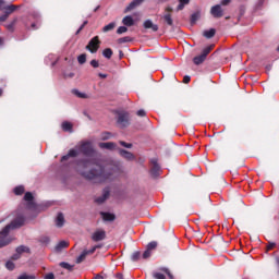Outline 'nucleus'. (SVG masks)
<instances>
[{
    "label": "nucleus",
    "mask_w": 279,
    "mask_h": 279,
    "mask_svg": "<svg viewBox=\"0 0 279 279\" xmlns=\"http://www.w3.org/2000/svg\"><path fill=\"white\" fill-rule=\"evenodd\" d=\"M119 154L125 160H134V155L125 149H119Z\"/></svg>",
    "instance_id": "nucleus-14"
},
{
    "label": "nucleus",
    "mask_w": 279,
    "mask_h": 279,
    "mask_svg": "<svg viewBox=\"0 0 279 279\" xmlns=\"http://www.w3.org/2000/svg\"><path fill=\"white\" fill-rule=\"evenodd\" d=\"M120 145H121L122 147H125L126 149L132 148V144L125 143V142H123V141L120 142Z\"/></svg>",
    "instance_id": "nucleus-45"
},
{
    "label": "nucleus",
    "mask_w": 279,
    "mask_h": 279,
    "mask_svg": "<svg viewBox=\"0 0 279 279\" xmlns=\"http://www.w3.org/2000/svg\"><path fill=\"white\" fill-rule=\"evenodd\" d=\"M100 149H117V144L114 142H106V143H99Z\"/></svg>",
    "instance_id": "nucleus-11"
},
{
    "label": "nucleus",
    "mask_w": 279,
    "mask_h": 279,
    "mask_svg": "<svg viewBox=\"0 0 279 279\" xmlns=\"http://www.w3.org/2000/svg\"><path fill=\"white\" fill-rule=\"evenodd\" d=\"M120 43H128V38L120 39Z\"/></svg>",
    "instance_id": "nucleus-62"
},
{
    "label": "nucleus",
    "mask_w": 279,
    "mask_h": 279,
    "mask_svg": "<svg viewBox=\"0 0 279 279\" xmlns=\"http://www.w3.org/2000/svg\"><path fill=\"white\" fill-rule=\"evenodd\" d=\"M19 258H21V253H15L13 256H12V260H19Z\"/></svg>",
    "instance_id": "nucleus-50"
},
{
    "label": "nucleus",
    "mask_w": 279,
    "mask_h": 279,
    "mask_svg": "<svg viewBox=\"0 0 279 279\" xmlns=\"http://www.w3.org/2000/svg\"><path fill=\"white\" fill-rule=\"evenodd\" d=\"M109 138H112V134L108 132L101 134V141H108Z\"/></svg>",
    "instance_id": "nucleus-40"
},
{
    "label": "nucleus",
    "mask_w": 279,
    "mask_h": 279,
    "mask_svg": "<svg viewBox=\"0 0 279 279\" xmlns=\"http://www.w3.org/2000/svg\"><path fill=\"white\" fill-rule=\"evenodd\" d=\"M274 247H276V243H270V244L268 245V250H274Z\"/></svg>",
    "instance_id": "nucleus-60"
},
{
    "label": "nucleus",
    "mask_w": 279,
    "mask_h": 279,
    "mask_svg": "<svg viewBox=\"0 0 279 279\" xmlns=\"http://www.w3.org/2000/svg\"><path fill=\"white\" fill-rule=\"evenodd\" d=\"M86 49L90 51V53H97L99 49V37L96 36L92 38L88 45L86 46Z\"/></svg>",
    "instance_id": "nucleus-3"
},
{
    "label": "nucleus",
    "mask_w": 279,
    "mask_h": 279,
    "mask_svg": "<svg viewBox=\"0 0 279 279\" xmlns=\"http://www.w3.org/2000/svg\"><path fill=\"white\" fill-rule=\"evenodd\" d=\"M156 247H158V242L153 241V242L148 243L146 250L151 252V250H156Z\"/></svg>",
    "instance_id": "nucleus-33"
},
{
    "label": "nucleus",
    "mask_w": 279,
    "mask_h": 279,
    "mask_svg": "<svg viewBox=\"0 0 279 279\" xmlns=\"http://www.w3.org/2000/svg\"><path fill=\"white\" fill-rule=\"evenodd\" d=\"M94 279H104V277H101V275H97Z\"/></svg>",
    "instance_id": "nucleus-61"
},
{
    "label": "nucleus",
    "mask_w": 279,
    "mask_h": 279,
    "mask_svg": "<svg viewBox=\"0 0 279 279\" xmlns=\"http://www.w3.org/2000/svg\"><path fill=\"white\" fill-rule=\"evenodd\" d=\"M118 123L119 125H121V128H125L129 125V118H128V113L125 112H120L118 114Z\"/></svg>",
    "instance_id": "nucleus-7"
},
{
    "label": "nucleus",
    "mask_w": 279,
    "mask_h": 279,
    "mask_svg": "<svg viewBox=\"0 0 279 279\" xmlns=\"http://www.w3.org/2000/svg\"><path fill=\"white\" fill-rule=\"evenodd\" d=\"M1 45H3V39L2 38H0V47H1Z\"/></svg>",
    "instance_id": "nucleus-64"
},
{
    "label": "nucleus",
    "mask_w": 279,
    "mask_h": 279,
    "mask_svg": "<svg viewBox=\"0 0 279 279\" xmlns=\"http://www.w3.org/2000/svg\"><path fill=\"white\" fill-rule=\"evenodd\" d=\"M16 10H19V7L14 4H8V7H5L4 9V14H7V16H10V14H12L13 12H16Z\"/></svg>",
    "instance_id": "nucleus-18"
},
{
    "label": "nucleus",
    "mask_w": 279,
    "mask_h": 279,
    "mask_svg": "<svg viewBox=\"0 0 279 279\" xmlns=\"http://www.w3.org/2000/svg\"><path fill=\"white\" fill-rule=\"evenodd\" d=\"M163 271L170 279H173V275H171V271H169V269L165 268Z\"/></svg>",
    "instance_id": "nucleus-51"
},
{
    "label": "nucleus",
    "mask_w": 279,
    "mask_h": 279,
    "mask_svg": "<svg viewBox=\"0 0 279 279\" xmlns=\"http://www.w3.org/2000/svg\"><path fill=\"white\" fill-rule=\"evenodd\" d=\"M17 279H36V276L34 275H27V274H22L17 277Z\"/></svg>",
    "instance_id": "nucleus-34"
},
{
    "label": "nucleus",
    "mask_w": 279,
    "mask_h": 279,
    "mask_svg": "<svg viewBox=\"0 0 279 279\" xmlns=\"http://www.w3.org/2000/svg\"><path fill=\"white\" fill-rule=\"evenodd\" d=\"M90 65H92L94 69H97V68H99V61H97V60H92V61H90Z\"/></svg>",
    "instance_id": "nucleus-46"
},
{
    "label": "nucleus",
    "mask_w": 279,
    "mask_h": 279,
    "mask_svg": "<svg viewBox=\"0 0 279 279\" xmlns=\"http://www.w3.org/2000/svg\"><path fill=\"white\" fill-rule=\"evenodd\" d=\"M64 77H75V74L73 72L64 74Z\"/></svg>",
    "instance_id": "nucleus-55"
},
{
    "label": "nucleus",
    "mask_w": 279,
    "mask_h": 279,
    "mask_svg": "<svg viewBox=\"0 0 279 279\" xmlns=\"http://www.w3.org/2000/svg\"><path fill=\"white\" fill-rule=\"evenodd\" d=\"M114 27H117V23L111 22L108 25L104 26L102 32H112V29H114Z\"/></svg>",
    "instance_id": "nucleus-23"
},
{
    "label": "nucleus",
    "mask_w": 279,
    "mask_h": 279,
    "mask_svg": "<svg viewBox=\"0 0 279 279\" xmlns=\"http://www.w3.org/2000/svg\"><path fill=\"white\" fill-rule=\"evenodd\" d=\"M166 14L163 15V20L166 21L167 25H173V19H171V12L173 9L171 7L166 8Z\"/></svg>",
    "instance_id": "nucleus-10"
},
{
    "label": "nucleus",
    "mask_w": 279,
    "mask_h": 279,
    "mask_svg": "<svg viewBox=\"0 0 279 279\" xmlns=\"http://www.w3.org/2000/svg\"><path fill=\"white\" fill-rule=\"evenodd\" d=\"M61 128H62L63 132H72L73 124H71L70 122H63L61 124Z\"/></svg>",
    "instance_id": "nucleus-21"
},
{
    "label": "nucleus",
    "mask_w": 279,
    "mask_h": 279,
    "mask_svg": "<svg viewBox=\"0 0 279 279\" xmlns=\"http://www.w3.org/2000/svg\"><path fill=\"white\" fill-rule=\"evenodd\" d=\"M149 256H151V251H149V248H146V251L143 253L142 257L144 259L149 258Z\"/></svg>",
    "instance_id": "nucleus-41"
},
{
    "label": "nucleus",
    "mask_w": 279,
    "mask_h": 279,
    "mask_svg": "<svg viewBox=\"0 0 279 279\" xmlns=\"http://www.w3.org/2000/svg\"><path fill=\"white\" fill-rule=\"evenodd\" d=\"M145 0H133L128 7H126V12H130L131 10H134L135 8H138L141 3H143Z\"/></svg>",
    "instance_id": "nucleus-15"
},
{
    "label": "nucleus",
    "mask_w": 279,
    "mask_h": 279,
    "mask_svg": "<svg viewBox=\"0 0 279 279\" xmlns=\"http://www.w3.org/2000/svg\"><path fill=\"white\" fill-rule=\"evenodd\" d=\"M86 256H88L87 250L82 252V254L76 258V263H82L84 260V258H86Z\"/></svg>",
    "instance_id": "nucleus-28"
},
{
    "label": "nucleus",
    "mask_w": 279,
    "mask_h": 279,
    "mask_svg": "<svg viewBox=\"0 0 279 279\" xmlns=\"http://www.w3.org/2000/svg\"><path fill=\"white\" fill-rule=\"evenodd\" d=\"M99 247H101V246H100V245H95V246H93L90 250L87 251V255H88V254H95V252H96L97 250H99Z\"/></svg>",
    "instance_id": "nucleus-42"
},
{
    "label": "nucleus",
    "mask_w": 279,
    "mask_h": 279,
    "mask_svg": "<svg viewBox=\"0 0 279 279\" xmlns=\"http://www.w3.org/2000/svg\"><path fill=\"white\" fill-rule=\"evenodd\" d=\"M8 17H9V15L8 14H2V15H0V22L1 23H3V22H5V21H8Z\"/></svg>",
    "instance_id": "nucleus-49"
},
{
    "label": "nucleus",
    "mask_w": 279,
    "mask_h": 279,
    "mask_svg": "<svg viewBox=\"0 0 279 279\" xmlns=\"http://www.w3.org/2000/svg\"><path fill=\"white\" fill-rule=\"evenodd\" d=\"M23 193H25V187H23V185H20V186L14 189V194L15 195H23Z\"/></svg>",
    "instance_id": "nucleus-31"
},
{
    "label": "nucleus",
    "mask_w": 279,
    "mask_h": 279,
    "mask_svg": "<svg viewBox=\"0 0 279 279\" xmlns=\"http://www.w3.org/2000/svg\"><path fill=\"white\" fill-rule=\"evenodd\" d=\"M66 247H69V242L62 240L56 245L54 252L60 253L62 250H66Z\"/></svg>",
    "instance_id": "nucleus-12"
},
{
    "label": "nucleus",
    "mask_w": 279,
    "mask_h": 279,
    "mask_svg": "<svg viewBox=\"0 0 279 279\" xmlns=\"http://www.w3.org/2000/svg\"><path fill=\"white\" fill-rule=\"evenodd\" d=\"M24 199L27 203L26 208H28L29 210L36 208V204L34 203V195L32 194V192H26L24 195Z\"/></svg>",
    "instance_id": "nucleus-4"
},
{
    "label": "nucleus",
    "mask_w": 279,
    "mask_h": 279,
    "mask_svg": "<svg viewBox=\"0 0 279 279\" xmlns=\"http://www.w3.org/2000/svg\"><path fill=\"white\" fill-rule=\"evenodd\" d=\"M8 5H9V4H7V2H5V1L0 0V10H1V11H4V10H5V8H8Z\"/></svg>",
    "instance_id": "nucleus-44"
},
{
    "label": "nucleus",
    "mask_w": 279,
    "mask_h": 279,
    "mask_svg": "<svg viewBox=\"0 0 279 279\" xmlns=\"http://www.w3.org/2000/svg\"><path fill=\"white\" fill-rule=\"evenodd\" d=\"M37 25L39 26L40 24L32 23V25H31L32 29H38Z\"/></svg>",
    "instance_id": "nucleus-57"
},
{
    "label": "nucleus",
    "mask_w": 279,
    "mask_h": 279,
    "mask_svg": "<svg viewBox=\"0 0 279 279\" xmlns=\"http://www.w3.org/2000/svg\"><path fill=\"white\" fill-rule=\"evenodd\" d=\"M189 82H191V76L186 75L183 77V83L184 84H189Z\"/></svg>",
    "instance_id": "nucleus-52"
},
{
    "label": "nucleus",
    "mask_w": 279,
    "mask_h": 279,
    "mask_svg": "<svg viewBox=\"0 0 279 279\" xmlns=\"http://www.w3.org/2000/svg\"><path fill=\"white\" fill-rule=\"evenodd\" d=\"M45 279H56V277L53 276V274H48L45 276Z\"/></svg>",
    "instance_id": "nucleus-54"
},
{
    "label": "nucleus",
    "mask_w": 279,
    "mask_h": 279,
    "mask_svg": "<svg viewBox=\"0 0 279 279\" xmlns=\"http://www.w3.org/2000/svg\"><path fill=\"white\" fill-rule=\"evenodd\" d=\"M23 223H25V218L23 216H19L2 231H0V248L5 247V245H10V243H12V238L9 235L10 230H16V228H21Z\"/></svg>",
    "instance_id": "nucleus-2"
},
{
    "label": "nucleus",
    "mask_w": 279,
    "mask_h": 279,
    "mask_svg": "<svg viewBox=\"0 0 279 279\" xmlns=\"http://www.w3.org/2000/svg\"><path fill=\"white\" fill-rule=\"evenodd\" d=\"M190 2L191 0H179V5L177 8L178 12H180V10H184V5H189Z\"/></svg>",
    "instance_id": "nucleus-24"
},
{
    "label": "nucleus",
    "mask_w": 279,
    "mask_h": 279,
    "mask_svg": "<svg viewBox=\"0 0 279 279\" xmlns=\"http://www.w3.org/2000/svg\"><path fill=\"white\" fill-rule=\"evenodd\" d=\"M213 45L211 46H207L206 48H204L202 56H204V58H206L208 56V53H210V51H213Z\"/></svg>",
    "instance_id": "nucleus-32"
},
{
    "label": "nucleus",
    "mask_w": 279,
    "mask_h": 279,
    "mask_svg": "<svg viewBox=\"0 0 279 279\" xmlns=\"http://www.w3.org/2000/svg\"><path fill=\"white\" fill-rule=\"evenodd\" d=\"M125 32H128V27H125V26H120L117 29V34H125Z\"/></svg>",
    "instance_id": "nucleus-43"
},
{
    "label": "nucleus",
    "mask_w": 279,
    "mask_h": 279,
    "mask_svg": "<svg viewBox=\"0 0 279 279\" xmlns=\"http://www.w3.org/2000/svg\"><path fill=\"white\" fill-rule=\"evenodd\" d=\"M108 197H110V187H106L102 191V195L96 198V203L104 204V202H106V199H108Z\"/></svg>",
    "instance_id": "nucleus-9"
},
{
    "label": "nucleus",
    "mask_w": 279,
    "mask_h": 279,
    "mask_svg": "<svg viewBox=\"0 0 279 279\" xmlns=\"http://www.w3.org/2000/svg\"><path fill=\"white\" fill-rule=\"evenodd\" d=\"M122 23L126 27H132V25H134V19L130 15H126V16L123 17Z\"/></svg>",
    "instance_id": "nucleus-19"
},
{
    "label": "nucleus",
    "mask_w": 279,
    "mask_h": 279,
    "mask_svg": "<svg viewBox=\"0 0 279 279\" xmlns=\"http://www.w3.org/2000/svg\"><path fill=\"white\" fill-rule=\"evenodd\" d=\"M77 147L78 151H81V154L87 158L78 161L76 168V170L83 178H85V180H90L96 184H101L104 182H110V180H113L114 177L119 175L121 172L119 163H114L113 166H105L104 168L99 167L98 169L86 171L85 169H88V167L97 165V150L93 148V144L90 142H82Z\"/></svg>",
    "instance_id": "nucleus-1"
},
{
    "label": "nucleus",
    "mask_w": 279,
    "mask_h": 279,
    "mask_svg": "<svg viewBox=\"0 0 279 279\" xmlns=\"http://www.w3.org/2000/svg\"><path fill=\"white\" fill-rule=\"evenodd\" d=\"M33 19H35V21H39L40 15L38 13L33 14Z\"/></svg>",
    "instance_id": "nucleus-56"
},
{
    "label": "nucleus",
    "mask_w": 279,
    "mask_h": 279,
    "mask_svg": "<svg viewBox=\"0 0 279 279\" xmlns=\"http://www.w3.org/2000/svg\"><path fill=\"white\" fill-rule=\"evenodd\" d=\"M154 278H156V279H165V276L162 275V272H155L154 274Z\"/></svg>",
    "instance_id": "nucleus-48"
},
{
    "label": "nucleus",
    "mask_w": 279,
    "mask_h": 279,
    "mask_svg": "<svg viewBox=\"0 0 279 279\" xmlns=\"http://www.w3.org/2000/svg\"><path fill=\"white\" fill-rule=\"evenodd\" d=\"M78 151L77 149H70L68 155L63 156L61 158L62 162H64V160H69V158H75V156H77Z\"/></svg>",
    "instance_id": "nucleus-17"
},
{
    "label": "nucleus",
    "mask_w": 279,
    "mask_h": 279,
    "mask_svg": "<svg viewBox=\"0 0 279 279\" xmlns=\"http://www.w3.org/2000/svg\"><path fill=\"white\" fill-rule=\"evenodd\" d=\"M5 267H7V269H9V271H13V269L15 267L14 262H12V260L7 262Z\"/></svg>",
    "instance_id": "nucleus-38"
},
{
    "label": "nucleus",
    "mask_w": 279,
    "mask_h": 279,
    "mask_svg": "<svg viewBox=\"0 0 279 279\" xmlns=\"http://www.w3.org/2000/svg\"><path fill=\"white\" fill-rule=\"evenodd\" d=\"M145 29H151L153 32H158V25L154 24L151 20H146L144 22Z\"/></svg>",
    "instance_id": "nucleus-13"
},
{
    "label": "nucleus",
    "mask_w": 279,
    "mask_h": 279,
    "mask_svg": "<svg viewBox=\"0 0 279 279\" xmlns=\"http://www.w3.org/2000/svg\"><path fill=\"white\" fill-rule=\"evenodd\" d=\"M86 25H88V21H85L81 27L76 31V34H80V32H82L84 29V27H86Z\"/></svg>",
    "instance_id": "nucleus-47"
},
{
    "label": "nucleus",
    "mask_w": 279,
    "mask_h": 279,
    "mask_svg": "<svg viewBox=\"0 0 279 279\" xmlns=\"http://www.w3.org/2000/svg\"><path fill=\"white\" fill-rule=\"evenodd\" d=\"M60 267H63V269H68V271H73V266L66 262L60 263Z\"/></svg>",
    "instance_id": "nucleus-29"
},
{
    "label": "nucleus",
    "mask_w": 279,
    "mask_h": 279,
    "mask_svg": "<svg viewBox=\"0 0 279 279\" xmlns=\"http://www.w3.org/2000/svg\"><path fill=\"white\" fill-rule=\"evenodd\" d=\"M197 21H199V13H193L192 17H191V23H197Z\"/></svg>",
    "instance_id": "nucleus-37"
},
{
    "label": "nucleus",
    "mask_w": 279,
    "mask_h": 279,
    "mask_svg": "<svg viewBox=\"0 0 279 279\" xmlns=\"http://www.w3.org/2000/svg\"><path fill=\"white\" fill-rule=\"evenodd\" d=\"M140 259H141V252H138V251L134 252L131 256V260H133L135 263L136 260H140Z\"/></svg>",
    "instance_id": "nucleus-36"
},
{
    "label": "nucleus",
    "mask_w": 279,
    "mask_h": 279,
    "mask_svg": "<svg viewBox=\"0 0 279 279\" xmlns=\"http://www.w3.org/2000/svg\"><path fill=\"white\" fill-rule=\"evenodd\" d=\"M102 56L105 58H108V60H110L112 58V49L110 48H106L104 51H102Z\"/></svg>",
    "instance_id": "nucleus-27"
},
{
    "label": "nucleus",
    "mask_w": 279,
    "mask_h": 279,
    "mask_svg": "<svg viewBox=\"0 0 279 279\" xmlns=\"http://www.w3.org/2000/svg\"><path fill=\"white\" fill-rule=\"evenodd\" d=\"M137 117H145V110H143V109L138 110Z\"/></svg>",
    "instance_id": "nucleus-53"
},
{
    "label": "nucleus",
    "mask_w": 279,
    "mask_h": 279,
    "mask_svg": "<svg viewBox=\"0 0 279 279\" xmlns=\"http://www.w3.org/2000/svg\"><path fill=\"white\" fill-rule=\"evenodd\" d=\"M231 0H221V5H228V3H230Z\"/></svg>",
    "instance_id": "nucleus-58"
},
{
    "label": "nucleus",
    "mask_w": 279,
    "mask_h": 279,
    "mask_svg": "<svg viewBox=\"0 0 279 279\" xmlns=\"http://www.w3.org/2000/svg\"><path fill=\"white\" fill-rule=\"evenodd\" d=\"M77 60H78V64H85L86 63V54H80Z\"/></svg>",
    "instance_id": "nucleus-39"
},
{
    "label": "nucleus",
    "mask_w": 279,
    "mask_h": 279,
    "mask_svg": "<svg viewBox=\"0 0 279 279\" xmlns=\"http://www.w3.org/2000/svg\"><path fill=\"white\" fill-rule=\"evenodd\" d=\"M102 80H106V77H108V74H104V73H99L98 74Z\"/></svg>",
    "instance_id": "nucleus-59"
},
{
    "label": "nucleus",
    "mask_w": 279,
    "mask_h": 279,
    "mask_svg": "<svg viewBox=\"0 0 279 279\" xmlns=\"http://www.w3.org/2000/svg\"><path fill=\"white\" fill-rule=\"evenodd\" d=\"M92 239L95 242H99V241H104V239H106V231L98 229L96 230L93 234H92Z\"/></svg>",
    "instance_id": "nucleus-6"
},
{
    "label": "nucleus",
    "mask_w": 279,
    "mask_h": 279,
    "mask_svg": "<svg viewBox=\"0 0 279 279\" xmlns=\"http://www.w3.org/2000/svg\"><path fill=\"white\" fill-rule=\"evenodd\" d=\"M19 19H14L10 24L7 25V29H9V32H14V25H16Z\"/></svg>",
    "instance_id": "nucleus-30"
},
{
    "label": "nucleus",
    "mask_w": 279,
    "mask_h": 279,
    "mask_svg": "<svg viewBox=\"0 0 279 279\" xmlns=\"http://www.w3.org/2000/svg\"><path fill=\"white\" fill-rule=\"evenodd\" d=\"M204 60H206V58L203 54H201V56L195 57L193 59V62H194V64L199 65L204 62Z\"/></svg>",
    "instance_id": "nucleus-25"
},
{
    "label": "nucleus",
    "mask_w": 279,
    "mask_h": 279,
    "mask_svg": "<svg viewBox=\"0 0 279 279\" xmlns=\"http://www.w3.org/2000/svg\"><path fill=\"white\" fill-rule=\"evenodd\" d=\"M56 226H57V228H62V226H64V215L62 213H59L57 215Z\"/></svg>",
    "instance_id": "nucleus-16"
},
{
    "label": "nucleus",
    "mask_w": 279,
    "mask_h": 279,
    "mask_svg": "<svg viewBox=\"0 0 279 279\" xmlns=\"http://www.w3.org/2000/svg\"><path fill=\"white\" fill-rule=\"evenodd\" d=\"M210 14L214 19H221V16H223V9H221L220 4H216L211 7Z\"/></svg>",
    "instance_id": "nucleus-5"
},
{
    "label": "nucleus",
    "mask_w": 279,
    "mask_h": 279,
    "mask_svg": "<svg viewBox=\"0 0 279 279\" xmlns=\"http://www.w3.org/2000/svg\"><path fill=\"white\" fill-rule=\"evenodd\" d=\"M25 252H29V248L27 247V246H19L17 248H16V253L17 254H23V253H25Z\"/></svg>",
    "instance_id": "nucleus-35"
},
{
    "label": "nucleus",
    "mask_w": 279,
    "mask_h": 279,
    "mask_svg": "<svg viewBox=\"0 0 279 279\" xmlns=\"http://www.w3.org/2000/svg\"><path fill=\"white\" fill-rule=\"evenodd\" d=\"M215 34H216L215 28H210L208 31H205L203 33V36H205V38H213L215 36Z\"/></svg>",
    "instance_id": "nucleus-22"
},
{
    "label": "nucleus",
    "mask_w": 279,
    "mask_h": 279,
    "mask_svg": "<svg viewBox=\"0 0 279 279\" xmlns=\"http://www.w3.org/2000/svg\"><path fill=\"white\" fill-rule=\"evenodd\" d=\"M151 165L150 173L154 178H158V175H160V165H158L156 159H151Z\"/></svg>",
    "instance_id": "nucleus-8"
},
{
    "label": "nucleus",
    "mask_w": 279,
    "mask_h": 279,
    "mask_svg": "<svg viewBox=\"0 0 279 279\" xmlns=\"http://www.w3.org/2000/svg\"><path fill=\"white\" fill-rule=\"evenodd\" d=\"M104 221H114V215L110 213H101Z\"/></svg>",
    "instance_id": "nucleus-20"
},
{
    "label": "nucleus",
    "mask_w": 279,
    "mask_h": 279,
    "mask_svg": "<svg viewBox=\"0 0 279 279\" xmlns=\"http://www.w3.org/2000/svg\"><path fill=\"white\" fill-rule=\"evenodd\" d=\"M266 70H267V71H271V65H267V66H266Z\"/></svg>",
    "instance_id": "nucleus-63"
},
{
    "label": "nucleus",
    "mask_w": 279,
    "mask_h": 279,
    "mask_svg": "<svg viewBox=\"0 0 279 279\" xmlns=\"http://www.w3.org/2000/svg\"><path fill=\"white\" fill-rule=\"evenodd\" d=\"M73 94L78 97L80 99H88V95L77 90V89H74L73 90Z\"/></svg>",
    "instance_id": "nucleus-26"
}]
</instances>
